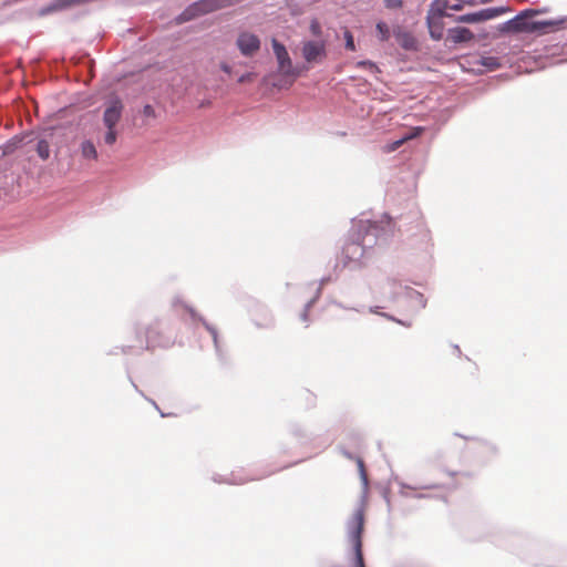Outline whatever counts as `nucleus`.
<instances>
[{"mask_svg":"<svg viewBox=\"0 0 567 567\" xmlns=\"http://www.w3.org/2000/svg\"><path fill=\"white\" fill-rule=\"evenodd\" d=\"M491 18H492V14L488 12V10H481L478 12L458 16L455 18V21L462 22V23H477V22L488 20Z\"/></svg>","mask_w":567,"mask_h":567,"instance_id":"nucleus-12","label":"nucleus"},{"mask_svg":"<svg viewBox=\"0 0 567 567\" xmlns=\"http://www.w3.org/2000/svg\"><path fill=\"white\" fill-rule=\"evenodd\" d=\"M364 527V513L362 508L357 509L348 523L349 542L351 543L354 555L355 566L365 567L362 554V533Z\"/></svg>","mask_w":567,"mask_h":567,"instance_id":"nucleus-1","label":"nucleus"},{"mask_svg":"<svg viewBox=\"0 0 567 567\" xmlns=\"http://www.w3.org/2000/svg\"><path fill=\"white\" fill-rule=\"evenodd\" d=\"M410 137H404L402 140H399L396 141L393 146L391 147L392 151L396 150L398 147H400L406 140H409Z\"/></svg>","mask_w":567,"mask_h":567,"instance_id":"nucleus-27","label":"nucleus"},{"mask_svg":"<svg viewBox=\"0 0 567 567\" xmlns=\"http://www.w3.org/2000/svg\"><path fill=\"white\" fill-rule=\"evenodd\" d=\"M384 4L388 9H400L403 6L402 0H384Z\"/></svg>","mask_w":567,"mask_h":567,"instance_id":"nucleus-22","label":"nucleus"},{"mask_svg":"<svg viewBox=\"0 0 567 567\" xmlns=\"http://www.w3.org/2000/svg\"><path fill=\"white\" fill-rule=\"evenodd\" d=\"M255 73H251V72H248V73H245L243 74L239 79H238V83H247V82H252L254 79H255Z\"/></svg>","mask_w":567,"mask_h":567,"instance_id":"nucleus-24","label":"nucleus"},{"mask_svg":"<svg viewBox=\"0 0 567 567\" xmlns=\"http://www.w3.org/2000/svg\"><path fill=\"white\" fill-rule=\"evenodd\" d=\"M564 20H546V21H529L523 16H517L514 19L505 23L504 30L507 32L519 33V32H534L545 28H555L563 24Z\"/></svg>","mask_w":567,"mask_h":567,"instance_id":"nucleus-4","label":"nucleus"},{"mask_svg":"<svg viewBox=\"0 0 567 567\" xmlns=\"http://www.w3.org/2000/svg\"><path fill=\"white\" fill-rule=\"evenodd\" d=\"M207 329L210 332V334H212V337L214 339L215 344L217 346V331H216V329L212 328V327H208V326H207Z\"/></svg>","mask_w":567,"mask_h":567,"instance_id":"nucleus-28","label":"nucleus"},{"mask_svg":"<svg viewBox=\"0 0 567 567\" xmlns=\"http://www.w3.org/2000/svg\"><path fill=\"white\" fill-rule=\"evenodd\" d=\"M123 104L118 99L111 100L103 113V123L107 128L104 136V142L109 145H113L116 142L117 133L115 125L122 117Z\"/></svg>","mask_w":567,"mask_h":567,"instance_id":"nucleus-2","label":"nucleus"},{"mask_svg":"<svg viewBox=\"0 0 567 567\" xmlns=\"http://www.w3.org/2000/svg\"><path fill=\"white\" fill-rule=\"evenodd\" d=\"M450 6L449 0H434L429 12L445 17V11L446 9H450Z\"/></svg>","mask_w":567,"mask_h":567,"instance_id":"nucleus-15","label":"nucleus"},{"mask_svg":"<svg viewBox=\"0 0 567 567\" xmlns=\"http://www.w3.org/2000/svg\"><path fill=\"white\" fill-rule=\"evenodd\" d=\"M433 476L435 478H441V480L427 485V488L454 489L457 487V482H456L457 473L436 470V471H434Z\"/></svg>","mask_w":567,"mask_h":567,"instance_id":"nucleus-9","label":"nucleus"},{"mask_svg":"<svg viewBox=\"0 0 567 567\" xmlns=\"http://www.w3.org/2000/svg\"><path fill=\"white\" fill-rule=\"evenodd\" d=\"M344 39H346V49L350 50V51H355L353 35L349 30L344 31Z\"/></svg>","mask_w":567,"mask_h":567,"instance_id":"nucleus-20","label":"nucleus"},{"mask_svg":"<svg viewBox=\"0 0 567 567\" xmlns=\"http://www.w3.org/2000/svg\"><path fill=\"white\" fill-rule=\"evenodd\" d=\"M261 41L259 37L249 31L239 32L236 47L244 56H254L260 50Z\"/></svg>","mask_w":567,"mask_h":567,"instance_id":"nucleus-7","label":"nucleus"},{"mask_svg":"<svg viewBox=\"0 0 567 567\" xmlns=\"http://www.w3.org/2000/svg\"><path fill=\"white\" fill-rule=\"evenodd\" d=\"M38 153L41 158L47 159L49 157V145L44 141H40L38 144Z\"/></svg>","mask_w":567,"mask_h":567,"instance_id":"nucleus-19","label":"nucleus"},{"mask_svg":"<svg viewBox=\"0 0 567 567\" xmlns=\"http://www.w3.org/2000/svg\"><path fill=\"white\" fill-rule=\"evenodd\" d=\"M301 53L308 63H319L327 56V42L322 39L316 41H305Z\"/></svg>","mask_w":567,"mask_h":567,"instance_id":"nucleus-6","label":"nucleus"},{"mask_svg":"<svg viewBox=\"0 0 567 567\" xmlns=\"http://www.w3.org/2000/svg\"><path fill=\"white\" fill-rule=\"evenodd\" d=\"M474 39L473 32L467 28H452L447 31V41L457 44V43H464L470 42Z\"/></svg>","mask_w":567,"mask_h":567,"instance_id":"nucleus-11","label":"nucleus"},{"mask_svg":"<svg viewBox=\"0 0 567 567\" xmlns=\"http://www.w3.org/2000/svg\"><path fill=\"white\" fill-rule=\"evenodd\" d=\"M302 320H303V321H307V320H308V312H307V310H306V311H303V313H302Z\"/></svg>","mask_w":567,"mask_h":567,"instance_id":"nucleus-31","label":"nucleus"},{"mask_svg":"<svg viewBox=\"0 0 567 567\" xmlns=\"http://www.w3.org/2000/svg\"><path fill=\"white\" fill-rule=\"evenodd\" d=\"M230 4L229 0H199L186 8L179 16L181 22L224 9Z\"/></svg>","mask_w":567,"mask_h":567,"instance_id":"nucleus-3","label":"nucleus"},{"mask_svg":"<svg viewBox=\"0 0 567 567\" xmlns=\"http://www.w3.org/2000/svg\"><path fill=\"white\" fill-rule=\"evenodd\" d=\"M274 53L278 61L279 71L285 75H291L292 72V62L289 56V53L284 44L278 42L276 39L271 41Z\"/></svg>","mask_w":567,"mask_h":567,"instance_id":"nucleus-8","label":"nucleus"},{"mask_svg":"<svg viewBox=\"0 0 567 567\" xmlns=\"http://www.w3.org/2000/svg\"><path fill=\"white\" fill-rule=\"evenodd\" d=\"M309 30L313 37L320 38L322 35L321 24L316 18L311 19Z\"/></svg>","mask_w":567,"mask_h":567,"instance_id":"nucleus-18","label":"nucleus"},{"mask_svg":"<svg viewBox=\"0 0 567 567\" xmlns=\"http://www.w3.org/2000/svg\"><path fill=\"white\" fill-rule=\"evenodd\" d=\"M358 467H359V471L361 473V476L363 477L364 481H367L364 463H363V461L361 458L358 460Z\"/></svg>","mask_w":567,"mask_h":567,"instance_id":"nucleus-26","label":"nucleus"},{"mask_svg":"<svg viewBox=\"0 0 567 567\" xmlns=\"http://www.w3.org/2000/svg\"><path fill=\"white\" fill-rule=\"evenodd\" d=\"M394 35L396 38L398 43L406 50L415 49L416 41L415 38L408 31L402 30L401 28H396L394 30Z\"/></svg>","mask_w":567,"mask_h":567,"instance_id":"nucleus-13","label":"nucleus"},{"mask_svg":"<svg viewBox=\"0 0 567 567\" xmlns=\"http://www.w3.org/2000/svg\"><path fill=\"white\" fill-rule=\"evenodd\" d=\"M143 114L145 116H155V111H154L153 106L145 105L144 109H143Z\"/></svg>","mask_w":567,"mask_h":567,"instance_id":"nucleus-25","label":"nucleus"},{"mask_svg":"<svg viewBox=\"0 0 567 567\" xmlns=\"http://www.w3.org/2000/svg\"><path fill=\"white\" fill-rule=\"evenodd\" d=\"M358 68L369 69L373 71H378V66L372 61H360L357 63Z\"/></svg>","mask_w":567,"mask_h":567,"instance_id":"nucleus-23","label":"nucleus"},{"mask_svg":"<svg viewBox=\"0 0 567 567\" xmlns=\"http://www.w3.org/2000/svg\"><path fill=\"white\" fill-rule=\"evenodd\" d=\"M145 349L155 350L157 348H168L174 344V340L158 324H151L145 331Z\"/></svg>","mask_w":567,"mask_h":567,"instance_id":"nucleus-5","label":"nucleus"},{"mask_svg":"<svg viewBox=\"0 0 567 567\" xmlns=\"http://www.w3.org/2000/svg\"><path fill=\"white\" fill-rule=\"evenodd\" d=\"M344 249L347 252H351L352 255H362V247L355 243L348 244Z\"/></svg>","mask_w":567,"mask_h":567,"instance_id":"nucleus-21","label":"nucleus"},{"mask_svg":"<svg viewBox=\"0 0 567 567\" xmlns=\"http://www.w3.org/2000/svg\"><path fill=\"white\" fill-rule=\"evenodd\" d=\"M443 16H439L432 12H427L426 23L429 28L430 35L433 40H441L443 38L444 32V21Z\"/></svg>","mask_w":567,"mask_h":567,"instance_id":"nucleus-10","label":"nucleus"},{"mask_svg":"<svg viewBox=\"0 0 567 567\" xmlns=\"http://www.w3.org/2000/svg\"><path fill=\"white\" fill-rule=\"evenodd\" d=\"M220 69H221L224 72L228 73V74H230V73H231V66H230L229 64H227V63H221V64H220Z\"/></svg>","mask_w":567,"mask_h":567,"instance_id":"nucleus-30","label":"nucleus"},{"mask_svg":"<svg viewBox=\"0 0 567 567\" xmlns=\"http://www.w3.org/2000/svg\"><path fill=\"white\" fill-rule=\"evenodd\" d=\"M450 9L453 10V11H460V10L463 9V4L457 1L456 3L451 4Z\"/></svg>","mask_w":567,"mask_h":567,"instance_id":"nucleus-29","label":"nucleus"},{"mask_svg":"<svg viewBox=\"0 0 567 567\" xmlns=\"http://www.w3.org/2000/svg\"><path fill=\"white\" fill-rule=\"evenodd\" d=\"M478 64L487 68L491 71L496 70L501 66L499 59L496 56H481Z\"/></svg>","mask_w":567,"mask_h":567,"instance_id":"nucleus-16","label":"nucleus"},{"mask_svg":"<svg viewBox=\"0 0 567 567\" xmlns=\"http://www.w3.org/2000/svg\"><path fill=\"white\" fill-rule=\"evenodd\" d=\"M81 155L86 159H97V151L91 141H83L81 143Z\"/></svg>","mask_w":567,"mask_h":567,"instance_id":"nucleus-14","label":"nucleus"},{"mask_svg":"<svg viewBox=\"0 0 567 567\" xmlns=\"http://www.w3.org/2000/svg\"><path fill=\"white\" fill-rule=\"evenodd\" d=\"M458 2H461L463 6H464V3H467L466 0H458Z\"/></svg>","mask_w":567,"mask_h":567,"instance_id":"nucleus-32","label":"nucleus"},{"mask_svg":"<svg viewBox=\"0 0 567 567\" xmlns=\"http://www.w3.org/2000/svg\"><path fill=\"white\" fill-rule=\"evenodd\" d=\"M378 38L380 41L384 42L390 39V29L386 23L378 22L377 23Z\"/></svg>","mask_w":567,"mask_h":567,"instance_id":"nucleus-17","label":"nucleus"}]
</instances>
